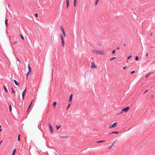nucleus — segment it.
<instances>
[{
  "mask_svg": "<svg viewBox=\"0 0 155 155\" xmlns=\"http://www.w3.org/2000/svg\"><path fill=\"white\" fill-rule=\"evenodd\" d=\"M92 51L94 53L101 55H104L105 54V51L103 50H97L93 49Z\"/></svg>",
  "mask_w": 155,
  "mask_h": 155,
  "instance_id": "obj_1",
  "label": "nucleus"
},
{
  "mask_svg": "<svg viewBox=\"0 0 155 155\" xmlns=\"http://www.w3.org/2000/svg\"><path fill=\"white\" fill-rule=\"evenodd\" d=\"M130 108V107H128L123 108L121 110V112L118 114H120L123 113V112L126 113L129 110Z\"/></svg>",
  "mask_w": 155,
  "mask_h": 155,
  "instance_id": "obj_2",
  "label": "nucleus"
},
{
  "mask_svg": "<svg viewBox=\"0 0 155 155\" xmlns=\"http://www.w3.org/2000/svg\"><path fill=\"white\" fill-rule=\"evenodd\" d=\"M60 29L63 33L64 37L66 38V34L63 26H60Z\"/></svg>",
  "mask_w": 155,
  "mask_h": 155,
  "instance_id": "obj_3",
  "label": "nucleus"
},
{
  "mask_svg": "<svg viewBox=\"0 0 155 155\" xmlns=\"http://www.w3.org/2000/svg\"><path fill=\"white\" fill-rule=\"evenodd\" d=\"M60 37H61V43H62V46L63 47H64V45H65V43H64V37L63 35L61 34L60 35Z\"/></svg>",
  "mask_w": 155,
  "mask_h": 155,
  "instance_id": "obj_4",
  "label": "nucleus"
},
{
  "mask_svg": "<svg viewBox=\"0 0 155 155\" xmlns=\"http://www.w3.org/2000/svg\"><path fill=\"white\" fill-rule=\"evenodd\" d=\"M28 71L27 73V75L26 76V78H27L28 75H30L31 73V67L29 66V64H28Z\"/></svg>",
  "mask_w": 155,
  "mask_h": 155,
  "instance_id": "obj_5",
  "label": "nucleus"
},
{
  "mask_svg": "<svg viewBox=\"0 0 155 155\" xmlns=\"http://www.w3.org/2000/svg\"><path fill=\"white\" fill-rule=\"evenodd\" d=\"M117 122H115L113 124H112L111 125H110L108 127L109 129H111L114 127L115 126H116L117 125Z\"/></svg>",
  "mask_w": 155,
  "mask_h": 155,
  "instance_id": "obj_6",
  "label": "nucleus"
},
{
  "mask_svg": "<svg viewBox=\"0 0 155 155\" xmlns=\"http://www.w3.org/2000/svg\"><path fill=\"white\" fill-rule=\"evenodd\" d=\"M91 68L93 69L96 68V66L95 63L94 62H92L91 63Z\"/></svg>",
  "mask_w": 155,
  "mask_h": 155,
  "instance_id": "obj_7",
  "label": "nucleus"
},
{
  "mask_svg": "<svg viewBox=\"0 0 155 155\" xmlns=\"http://www.w3.org/2000/svg\"><path fill=\"white\" fill-rule=\"evenodd\" d=\"M49 127L51 133H53V129L52 126L50 124H49Z\"/></svg>",
  "mask_w": 155,
  "mask_h": 155,
  "instance_id": "obj_8",
  "label": "nucleus"
},
{
  "mask_svg": "<svg viewBox=\"0 0 155 155\" xmlns=\"http://www.w3.org/2000/svg\"><path fill=\"white\" fill-rule=\"evenodd\" d=\"M26 92V89H25L22 93V99L23 100L24 98Z\"/></svg>",
  "mask_w": 155,
  "mask_h": 155,
  "instance_id": "obj_9",
  "label": "nucleus"
},
{
  "mask_svg": "<svg viewBox=\"0 0 155 155\" xmlns=\"http://www.w3.org/2000/svg\"><path fill=\"white\" fill-rule=\"evenodd\" d=\"M72 98H73V94H71L70 95V97L69 99V100L68 101V102L72 103Z\"/></svg>",
  "mask_w": 155,
  "mask_h": 155,
  "instance_id": "obj_10",
  "label": "nucleus"
},
{
  "mask_svg": "<svg viewBox=\"0 0 155 155\" xmlns=\"http://www.w3.org/2000/svg\"><path fill=\"white\" fill-rule=\"evenodd\" d=\"M32 102H33V101H32L28 107V109L27 110V112H28V110H29V109H30V108L31 107V105H32Z\"/></svg>",
  "mask_w": 155,
  "mask_h": 155,
  "instance_id": "obj_11",
  "label": "nucleus"
},
{
  "mask_svg": "<svg viewBox=\"0 0 155 155\" xmlns=\"http://www.w3.org/2000/svg\"><path fill=\"white\" fill-rule=\"evenodd\" d=\"M66 5H67V8H68L69 7V0H66Z\"/></svg>",
  "mask_w": 155,
  "mask_h": 155,
  "instance_id": "obj_12",
  "label": "nucleus"
},
{
  "mask_svg": "<svg viewBox=\"0 0 155 155\" xmlns=\"http://www.w3.org/2000/svg\"><path fill=\"white\" fill-rule=\"evenodd\" d=\"M77 3V0H74V7H75L76 6Z\"/></svg>",
  "mask_w": 155,
  "mask_h": 155,
  "instance_id": "obj_13",
  "label": "nucleus"
},
{
  "mask_svg": "<svg viewBox=\"0 0 155 155\" xmlns=\"http://www.w3.org/2000/svg\"><path fill=\"white\" fill-rule=\"evenodd\" d=\"M3 88L6 92H8V91L5 85L3 86Z\"/></svg>",
  "mask_w": 155,
  "mask_h": 155,
  "instance_id": "obj_14",
  "label": "nucleus"
},
{
  "mask_svg": "<svg viewBox=\"0 0 155 155\" xmlns=\"http://www.w3.org/2000/svg\"><path fill=\"white\" fill-rule=\"evenodd\" d=\"M115 143V142H114V143L112 145H111L110 146H109L108 147V149H111L113 147V146L114 145V144Z\"/></svg>",
  "mask_w": 155,
  "mask_h": 155,
  "instance_id": "obj_15",
  "label": "nucleus"
},
{
  "mask_svg": "<svg viewBox=\"0 0 155 155\" xmlns=\"http://www.w3.org/2000/svg\"><path fill=\"white\" fill-rule=\"evenodd\" d=\"M8 21V19H6L5 20V24L6 26L7 27H8V24L7 23Z\"/></svg>",
  "mask_w": 155,
  "mask_h": 155,
  "instance_id": "obj_16",
  "label": "nucleus"
},
{
  "mask_svg": "<svg viewBox=\"0 0 155 155\" xmlns=\"http://www.w3.org/2000/svg\"><path fill=\"white\" fill-rule=\"evenodd\" d=\"M14 82L15 83V84L16 85H19V84H18V82L16 80H14Z\"/></svg>",
  "mask_w": 155,
  "mask_h": 155,
  "instance_id": "obj_17",
  "label": "nucleus"
},
{
  "mask_svg": "<svg viewBox=\"0 0 155 155\" xmlns=\"http://www.w3.org/2000/svg\"><path fill=\"white\" fill-rule=\"evenodd\" d=\"M152 72H150L149 73H148L145 76V77L146 78H147L149 76H150V74H152Z\"/></svg>",
  "mask_w": 155,
  "mask_h": 155,
  "instance_id": "obj_18",
  "label": "nucleus"
},
{
  "mask_svg": "<svg viewBox=\"0 0 155 155\" xmlns=\"http://www.w3.org/2000/svg\"><path fill=\"white\" fill-rule=\"evenodd\" d=\"M71 103H72L68 102V107L67 109H68L69 108V107H70V106L71 105Z\"/></svg>",
  "mask_w": 155,
  "mask_h": 155,
  "instance_id": "obj_19",
  "label": "nucleus"
},
{
  "mask_svg": "<svg viewBox=\"0 0 155 155\" xmlns=\"http://www.w3.org/2000/svg\"><path fill=\"white\" fill-rule=\"evenodd\" d=\"M118 132L117 131H113L110 133V134H118Z\"/></svg>",
  "mask_w": 155,
  "mask_h": 155,
  "instance_id": "obj_20",
  "label": "nucleus"
},
{
  "mask_svg": "<svg viewBox=\"0 0 155 155\" xmlns=\"http://www.w3.org/2000/svg\"><path fill=\"white\" fill-rule=\"evenodd\" d=\"M15 151H16L15 149L14 150L12 155H15Z\"/></svg>",
  "mask_w": 155,
  "mask_h": 155,
  "instance_id": "obj_21",
  "label": "nucleus"
},
{
  "mask_svg": "<svg viewBox=\"0 0 155 155\" xmlns=\"http://www.w3.org/2000/svg\"><path fill=\"white\" fill-rule=\"evenodd\" d=\"M9 111L10 112H12V108L11 105H10L9 106Z\"/></svg>",
  "mask_w": 155,
  "mask_h": 155,
  "instance_id": "obj_22",
  "label": "nucleus"
},
{
  "mask_svg": "<svg viewBox=\"0 0 155 155\" xmlns=\"http://www.w3.org/2000/svg\"><path fill=\"white\" fill-rule=\"evenodd\" d=\"M11 90L13 93H15V91H14V89L13 87H12L11 88Z\"/></svg>",
  "mask_w": 155,
  "mask_h": 155,
  "instance_id": "obj_23",
  "label": "nucleus"
},
{
  "mask_svg": "<svg viewBox=\"0 0 155 155\" xmlns=\"http://www.w3.org/2000/svg\"><path fill=\"white\" fill-rule=\"evenodd\" d=\"M56 102H54L53 104V105L54 107H55L56 105Z\"/></svg>",
  "mask_w": 155,
  "mask_h": 155,
  "instance_id": "obj_24",
  "label": "nucleus"
},
{
  "mask_svg": "<svg viewBox=\"0 0 155 155\" xmlns=\"http://www.w3.org/2000/svg\"><path fill=\"white\" fill-rule=\"evenodd\" d=\"M104 141H105L101 140V141H97V143H101L104 142Z\"/></svg>",
  "mask_w": 155,
  "mask_h": 155,
  "instance_id": "obj_25",
  "label": "nucleus"
},
{
  "mask_svg": "<svg viewBox=\"0 0 155 155\" xmlns=\"http://www.w3.org/2000/svg\"><path fill=\"white\" fill-rule=\"evenodd\" d=\"M20 36H21V38L23 40H24V38L23 36L21 34H20Z\"/></svg>",
  "mask_w": 155,
  "mask_h": 155,
  "instance_id": "obj_26",
  "label": "nucleus"
},
{
  "mask_svg": "<svg viewBox=\"0 0 155 155\" xmlns=\"http://www.w3.org/2000/svg\"><path fill=\"white\" fill-rule=\"evenodd\" d=\"M116 58V57L112 58H110V61L113 60H114V59H115Z\"/></svg>",
  "mask_w": 155,
  "mask_h": 155,
  "instance_id": "obj_27",
  "label": "nucleus"
},
{
  "mask_svg": "<svg viewBox=\"0 0 155 155\" xmlns=\"http://www.w3.org/2000/svg\"><path fill=\"white\" fill-rule=\"evenodd\" d=\"M60 126H58L56 125V127L57 130L59 129L60 128Z\"/></svg>",
  "mask_w": 155,
  "mask_h": 155,
  "instance_id": "obj_28",
  "label": "nucleus"
},
{
  "mask_svg": "<svg viewBox=\"0 0 155 155\" xmlns=\"http://www.w3.org/2000/svg\"><path fill=\"white\" fill-rule=\"evenodd\" d=\"M20 135L19 134L18 135V140L19 141L20 140Z\"/></svg>",
  "mask_w": 155,
  "mask_h": 155,
  "instance_id": "obj_29",
  "label": "nucleus"
},
{
  "mask_svg": "<svg viewBox=\"0 0 155 155\" xmlns=\"http://www.w3.org/2000/svg\"><path fill=\"white\" fill-rule=\"evenodd\" d=\"M131 57H132V55H130V56H128L127 58V60L131 58Z\"/></svg>",
  "mask_w": 155,
  "mask_h": 155,
  "instance_id": "obj_30",
  "label": "nucleus"
},
{
  "mask_svg": "<svg viewBox=\"0 0 155 155\" xmlns=\"http://www.w3.org/2000/svg\"><path fill=\"white\" fill-rule=\"evenodd\" d=\"M135 60L137 61L138 60V56H136L135 57Z\"/></svg>",
  "mask_w": 155,
  "mask_h": 155,
  "instance_id": "obj_31",
  "label": "nucleus"
},
{
  "mask_svg": "<svg viewBox=\"0 0 155 155\" xmlns=\"http://www.w3.org/2000/svg\"><path fill=\"white\" fill-rule=\"evenodd\" d=\"M135 73V71H131L130 73V74H134Z\"/></svg>",
  "mask_w": 155,
  "mask_h": 155,
  "instance_id": "obj_32",
  "label": "nucleus"
},
{
  "mask_svg": "<svg viewBox=\"0 0 155 155\" xmlns=\"http://www.w3.org/2000/svg\"><path fill=\"white\" fill-rule=\"evenodd\" d=\"M115 50H113V51H112V54H114L115 53Z\"/></svg>",
  "mask_w": 155,
  "mask_h": 155,
  "instance_id": "obj_33",
  "label": "nucleus"
},
{
  "mask_svg": "<svg viewBox=\"0 0 155 155\" xmlns=\"http://www.w3.org/2000/svg\"><path fill=\"white\" fill-rule=\"evenodd\" d=\"M35 16L36 17H38V14H37V13H35Z\"/></svg>",
  "mask_w": 155,
  "mask_h": 155,
  "instance_id": "obj_34",
  "label": "nucleus"
},
{
  "mask_svg": "<svg viewBox=\"0 0 155 155\" xmlns=\"http://www.w3.org/2000/svg\"><path fill=\"white\" fill-rule=\"evenodd\" d=\"M97 3L98 2H97V1H96V2L95 3V5H97Z\"/></svg>",
  "mask_w": 155,
  "mask_h": 155,
  "instance_id": "obj_35",
  "label": "nucleus"
},
{
  "mask_svg": "<svg viewBox=\"0 0 155 155\" xmlns=\"http://www.w3.org/2000/svg\"><path fill=\"white\" fill-rule=\"evenodd\" d=\"M17 43V41H14L13 42V45H14L15 44H16Z\"/></svg>",
  "mask_w": 155,
  "mask_h": 155,
  "instance_id": "obj_36",
  "label": "nucleus"
},
{
  "mask_svg": "<svg viewBox=\"0 0 155 155\" xmlns=\"http://www.w3.org/2000/svg\"><path fill=\"white\" fill-rule=\"evenodd\" d=\"M147 91H148V90H146V91H144V94H145V93L146 92H147Z\"/></svg>",
  "mask_w": 155,
  "mask_h": 155,
  "instance_id": "obj_37",
  "label": "nucleus"
},
{
  "mask_svg": "<svg viewBox=\"0 0 155 155\" xmlns=\"http://www.w3.org/2000/svg\"><path fill=\"white\" fill-rule=\"evenodd\" d=\"M124 46L125 47H126V44L124 43Z\"/></svg>",
  "mask_w": 155,
  "mask_h": 155,
  "instance_id": "obj_38",
  "label": "nucleus"
},
{
  "mask_svg": "<svg viewBox=\"0 0 155 155\" xmlns=\"http://www.w3.org/2000/svg\"><path fill=\"white\" fill-rule=\"evenodd\" d=\"M148 53H147L146 54V56H148Z\"/></svg>",
  "mask_w": 155,
  "mask_h": 155,
  "instance_id": "obj_39",
  "label": "nucleus"
},
{
  "mask_svg": "<svg viewBox=\"0 0 155 155\" xmlns=\"http://www.w3.org/2000/svg\"><path fill=\"white\" fill-rule=\"evenodd\" d=\"M126 67H124L123 69L124 70V69H126Z\"/></svg>",
  "mask_w": 155,
  "mask_h": 155,
  "instance_id": "obj_40",
  "label": "nucleus"
},
{
  "mask_svg": "<svg viewBox=\"0 0 155 155\" xmlns=\"http://www.w3.org/2000/svg\"><path fill=\"white\" fill-rule=\"evenodd\" d=\"M17 60L18 61H19V59L18 58H16Z\"/></svg>",
  "mask_w": 155,
  "mask_h": 155,
  "instance_id": "obj_41",
  "label": "nucleus"
},
{
  "mask_svg": "<svg viewBox=\"0 0 155 155\" xmlns=\"http://www.w3.org/2000/svg\"><path fill=\"white\" fill-rule=\"evenodd\" d=\"M120 48L119 47H118L117 48V49H119Z\"/></svg>",
  "mask_w": 155,
  "mask_h": 155,
  "instance_id": "obj_42",
  "label": "nucleus"
},
{
  "mask_svg": "<svg viewBox=\"0 0 155 155\" xmlns=\"http://www.w3.org/2000/svg\"><path fill=\"white\" fill-rule=\"evenodd\" d=\"M8 7H10V5H8Z\"/></svg>",
  "mask_w": 155,
  "mask_h": 155,
  "instance_id": "obj_43",
  "label": "nucleus"
},
{
  "mask_svg": "<svg viewBox=\"0 0 155 155\" xmlns=\"http://www.w3.org/2000/svg\"><path fill=\"white\" fill-rule=\"evenodd\" d=\"M2 129H0V132L2 131Z\"/></svg>",
  "mask_w": 155,
  "mask_h": 155,
  "instance_id": "obj_44",
  "label": "nucleus"
},
{
  "mask_svg": "<svg viewBox=\"0 0 155 155\" xmlns=\"http://www.w3.org/2000/svg\"><path fill=\"white\" fill-rule=\"evenodd\" d=\"M99 0H96V1H97V2H98Z\"/></svg>",
  "mask_w": 155,
  "mask_h": 155,
  "instance_id": "obj_45",
  "label": "nucleus"
},
{
  "mask_svg": "<svg viewBox=\"0 0 155 155\" xmlns=\"http://www.w3.org/2000/svg\"><path fill=\"white\" fill-rule=\"evenodd\" d=\"M1 127V126L0 125V128Z\"/></svg>",
  "mask_w": 155,
  "mask_h": 155,
  "instance_id": "obj_46",
  "label": "nucleus"
},
{
  "mask_svg": "<svg viewBox=\"0 0 155 155\" xmlns=\"http://www.w3.org/2000/svg\"><path fill=\"white\" fill-rule=\"evenodd\" d=\"M64 138V137H61V138Z\"/></svg>",
  "mask_w": 155,
  "mask_h": 155,
  "instance_id": "obj_47",
  "label": "nucleus"
}]
</instances>
